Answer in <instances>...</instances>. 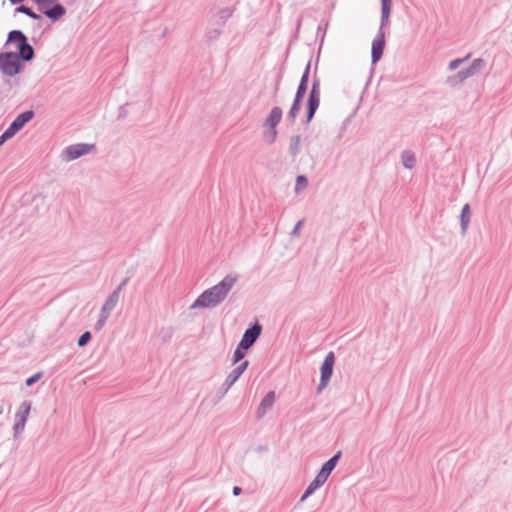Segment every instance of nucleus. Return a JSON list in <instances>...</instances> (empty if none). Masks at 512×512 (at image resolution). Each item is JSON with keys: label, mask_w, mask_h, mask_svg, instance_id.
Returning <instances> with one entry per match:
<instances>
[{"label": "nucleus", "mask_w": 512, "mask_h": 512, "mask_svg": "<svg viewBox=\"0 0 512 512\" xmlns=\"http://www.w3.org/2000/svg\"><path fill=\"white\" fill-rule=\"evenodd\" d=\"M307 73L303 75L302 79H301V82H300V85L297 89V93H296V97L295 98H298V99H302L305 92H306V89H307Z\"/></svg>", "instance_id": "aec40b11"}, {"label": "nucleus", "mask_w": 512, "mask_h": 512, "mask_svg": "<svg viewBox=\"0 0 512 512\" xmlns=\"http://www.w3.org/2000/svg\"><path fill=\"white\" fill-rule=\"evenodd\" d=\"M44 14L52 20H57L65 14V9L63 6L56 4L52 8L44 10Z\"/></svg>", "instance_id": "2eb2a0df"}, {"label": "nucleus", "mask_w": 512, "mask_h": 512, "mask_svg": "<svg viewBox=\"0 0 512 512\" xmlns=\"http://www.w3.org/2000/svg\"><path fill=\"white\" fill-rule=\"evenodd\" d=\"M248 364V361H244L230 373L228 378L230 379L231 383L235 382L240 377V375L248 367Z\"/></svg>", "instance_id": "a211bd4d"}, {"label": "nucleus", "mask_w": 512, "mask_h": 512, "mask_svg": "<svg viewBox=\"0 0 512 512\" xmlns=\"http://www.w3.org/2000/svg\"><path fill=\"white\" fill-rule=\"evenodd\" d=\"M16 38V40H20L21 47L19 49V59H23L25 61H29L34 56V50L31 45L27 43V38L25 35L18 30H14V33L12 34L11 39Z\"/></svg>", "instance_id": "20e7f679"}, {"label": "nucleus", "mask_w": 512, "mask_h": 512, "mask_svg": "<svg viewBox=\"0 0 512 512\" xmlns=\"http://www.w3.org/2000/svg\"><path fill=\"white\" fill-rule=\"evenodd\" d=\"M335 357L333 352H329L321 366V380L319 384V389H322L327 386L329 379L331 378L333 372Z\"/></svg>", "instance_id": "39448f33"}, {"label": "nucleus", "mask_w": 512, "mask_h": 512, "mask_svg": "<svg viewBox=\"0 0 512 512\" xmlns=\"http://www.w3.org/2000/svg\"><path fill=\"white\" fill-rule=\"evenodd\" d=\"M90 339H91V334H90V332H85L84 334H82V335L80 336V338H79V340H78V345H79L80 347L85 346V345L89 342V340H90Z\"/></svg>", "instance_id": "cd10ccee"}, {"label": "nucleus", "mask_w": 512, "mask_h": 512, "mask_svg": "<svg viewBox=\"0 0 512 512\" xmlns=\"http://www.w3.org/2000/svg\"><path fill=\"white\" fill-rule=\"evenodd\" d=\"M33 117L32 111H26L17 116L6 130V136H14Z\"/></svg>", "instance_id": "423d86ee"}, {"label": "nucleus", "mask_w": 512, "mask_h": 512, "mask_svg": "<svg viewBox=\"0 0 512 512\" xmlns=\"http://www.w3.org/2000/svg\"><path fill=\"white\" fill-rule=\"evenodd\" d=\"M243 350V348H240V345L237 347L233 355V363H237L244 358L245 353Z\"/></svg>", "instance_id": "bb28decb"}, {"label": "nucleus", "mask_w": 512, "mask_h": 512, "mask_svg": "<svg viewBox=\"0 0 512 512\" xmlns=\"http://www.w3.org/2000/svg\"><path fill=\"white\" fill-rule=\"evenodd\" d=\"M275 401V393L272 391V392H269L262 400L260 406H259V411L261 413H265L266 409H268L269 407L272 406V404L274 403Z\"/></svg>", "instance_id": "f3484780"}, {"label": "nucleus", "mask_w": 512, "mask_h": 512, "mask_svg": "<svg viewBox=\"0 0 512 512\" xmlns=\"http://www.w3.org/2000/svg\"><path fill=\"white\" fill-rule=\"evenodd\" d=\"M0 70L8 76L16 75L20 70L19 56L13 52L1 53Z\"/></svg>", "instance_id": "f03ea898"}, {"label": "nucleus", "mask_w": 512, "mask_h": 512, "mask_svg": "<svg viewBox=\"0 0 512 512\" xmlns=\"http://www.w3.org/2000/svg\"><path fill=\"white\" fill-rule=\"evenodd\" d=\"M402 160H403V165L409 169H411L416 162L415 156L411 153H404L402 156Z\"/></svg>", "instance_id": "4be33fe9"}, {"label": "nucleus", "mask_w": 512, "mask_h": 512, "mask_svg": "<svg viewBox=\"0 0 512 512\" xmlns=\"http://www.w3.org/2000/svg\"><path fill=\"white\" fill-rule=\"evenodd\" d=\"M14 33V31H11L8 35V40H7V44L8 45H14L15 48L19 51L20 47H21V44H20V40H16V38L14 39H11L12 37V34Z\"/></svg>", "instance_id": "c85d7f7f"}, {"label": "nucleus", "mask_w": 512, "mask_h": 512, "mask_svg": "<svg viewBox=\"0 0 512 512\" xmlns=\"http://www.w3.org/2000/svg\"><path fill=\"white\" fill-rule=\"evenodd\" d=\"M392 0H381V25L384 26L389 22Z\"/></svg>", "instance_id": "4468645a"}, {"label": "nucleus", "mask_w": 512, "mask_h": 512, "mask_svg": "<svg viewBox=\"0 0 512 512\" xmlns=\"http://www.w3.org/2000/svg\"><path fill=\"white\" fill-rule=\"evenodd\" d=\"M17 11L21 12V13H24V14L28 15L29 17L33 18V19H39V15L34 13L29 7L20 6V7L17 8Z\"/></svg>", "instance_id": "393cba45"}, {"label": "nucleus", "mask_w": 512, "mask_h": 512, "mask_svg": "<svg viewBox=\"0 0 512 512\" xmlns=\"http://www.w3.org/2000/svg\"><path fill=\"white\" fill-rule=\"evenodd\" d=\"M328 477H329L328 474H326L324 471L320 470V472L317 474L315 479L318 480L321 485H323L326 482V480L328 479Z\"/></svg>", "instance_id": "7c9ffc66"}, {"label": "nucleus", "mask_w": 512, "mask_h": 512, "mask_svg": "<svg viewBox=\"0 0 512 512\" xmlns=\"http://www.w3.org/2000/svg\"><path fill=\"white\" fill-rule=\"evenodd\" d=\"M236 276H226L221 282L204 291L196 300L194 306L212 307L225 299L235 282Z\"/></svg>", "instance_id": "f257e3e1"}, {"label": "nucleus", "mask_w": 512, "mask_h": 512, "mask_svg": "<svg viewBox=\"0 0 512 512\" xmlns=\"http://www.w3.org/2000/svg\"><path fill=\"white\" fill-rule=\"evenodd\" d=\"M482 63L483 62L480 59L473 61V63L471 64V66L469 68H467L464 71L459 72L458 75L451 77L450 80L452 82L456 83V82H461V81L467 79L468 77L474 75L480 69V67L482 66Z\"/></svg>", "instance_id": "f8f14e48"}, {"label": "nucleus", "mask_w": 512, "mask_h": 512, "mask_svg": "<svg viewBox=\"0 0 512 512\" xmlns=\"http://www.w3.org/2000/svg\"><path fill=\"white\" fill-rule=\"evenodd\" d=\"M469 58V56H467L465 59H456V60H453L450 62L449 64V69L450 70H455L456 68H458V66L464 62L465 60H467Z\"/></svg>", "instance_id": "2f4dec72"}, {"label": "nucleus", "mask_w": 512, "mask_h": 512, "mask_svg": "<svg viewBox=\"0 0 512 512\" xmlns=\"http://www.w3.org/2000/svg\"><path fill=\"white\" fill-rule=\"evenodd\" d=\"M320 486H322L318 480L314 479L308 488L306 489L305 493L301 497V500H305L308 496H310L316 489H318Z\"/></svg>", "instance_id": "412c9836"}, {"label": "nucleus", "mask_w": 512, "mask_h": 512, "mask_svg": "<svg viewBox=\"0 0 512 512\" xmlns=\"http://www.w3.org/2000/svg\"><path fill=\"white\" fill-rule=\"evenodd\" d=\"M319 103H320L319 91H318V88L316 87V85H313L312 90L309 95V100H308V113H307L308 121H310L313 118L314 113L316 112V110L319 107Z\"/></svg>", "instance_id": "9b49d317"}, {"label": "nucleus", "mask_w": 512, "mask_h": 512, "mask_svg": "<svg viewBox=\"0 0 512 512\" xmlns=\"http://www.w3.org/2000/svg\"><path fill=\"white\" fill-rule=\"evenodd\" d=\"M300 101L301 99L295 98L294 103L289 111V116L291 119H295L299 110H300Z\"/></svg>", "instance_id": "b1692460"}, {"label": "nucleus", "mask_w": 512, "mask_h": 512, "mask_svg": "<svg viewBox=\"0 0 512 512\" xmlns=\"http://www.w3.org/2000/svg\"><path fill=\"white\" fill-rule=\"evenodd\" d=\"M94 148V145L76 144L67 148L65 151L68 160L76 159L82 155L89 153Z\"/></svg>", "instance_id": "9d476101"}, {"label": "nucleus", "mask_w": 512, "mask_h": 512, "mask_svg": "<svg viewBox=\"0 0 512 512\" xmlns=\"http://www.w3.org/2000/svg\"><path fill=\"white\" fill-rule=\"evenodd\" d=\"M31 405L29 402H23L16 413V421L14 425V430L16 433L22 431L25 427L28 415L30 413Z\"/></svg>", "instance_id": "1a4fd4ad"}, {"label": "nucleus", "mask_w": 512, "mask_h": 512, "mask_svg": "<svg viewBox=\"0 0 512 512\" xmlns=\"http://www.w3.org/2000/svg\"><path fill=\"white\" fill-rule=\"evenodd\" d=\"M307 184H308V181H307L306 177L301 176V175L298 176L296 179V185H295L296 192H300V191L304 190L307 187Z\"/></svg>", "instance_id": "5701e85b"}, {"label": "nucleus", "mask_w": 512, "mask_h": 512, "mask_svg": "<svg viewBox=\"0 0 512 512\" xmlns=\"http://www.w3.org/2000/svg\"><path fill=\"white\" fill-rule=\"evenodd\" d=\"M119 292L115 291L104 303L101 311V317L97 323V328L101 329L109 315V313L114 309L118 302Z\"/></svg>", "instance_id": "0eeeda50"}, {"label": "nucleus", "mask_w": 512, "mask_h": 512, "mask_svg": "<svg viewBox=\"0 0 512 512\" xmlns=\"http://www.w3.org/2000/svg\"><path fill=\"white\" fill-rule=\"evenodd\" d=\"M240 493H241V488H240V487H238V486H235V487L233 488V494L237 496V495H239Z\"/></svg>", "instance_id": "72a5a7b5"}, {"label": "nucleus", "mask_w": 512, "mask_h": 512, "mask_svg": "<svg viewBox=\"0 0 512 512\" xmlns=\"http://www.w3.org/2000/svg\"><path fill=\"white\" fill-rule=\"evenodd\" d=\"M261 326L256 324L252 328L245 331L242 340L240 341V348H243L244 350L249 349L254 342L257 340V338L260 336L261 333Z\"/></svg>", "instance_id": "6e6552de"}, {"label": "nucleus", "mask_w": 512, "mask_h": 512, "mask_svg": "<svg viewBox=\"0 0 512 512\" xmlns=\"http://www.w3.org/2000/svg\"><path fill=\"white\" fill-rule=\"evenodd\" d=\"M384 45H385V41H384V35L381 34L379 36V38L375 39L372 43V61L375 63L377 62L382 54H383V50H384Z\"/></svg>", "instance_id": "ddd939ff"}, {"label": "nucleus", "mask_w": 512, "mask_h": 512, "mask_svg": "<svg viewBox=\"0 0 512 512\" xmlns=\"http://www.w3.org/2000/svg\"><path fill=\"white\" fill-rule=\"evenodd\" d=\"M340 457V453L336 454L334 457H332L330 460H328L321 468L322 471H324L326 474L330 475L332 470L334 469L338 459Z\"/></svg>", "instance_id": "6ab92c4d"}, {"label": "nucleus", "mask_w": 512, "mask_h": 512, "mask_svg": "<svg viewBox=\"0 0 512 512\" xmlns=\"http://www.w3.org/2000/svg\"><path fill=\"white\" fill-rule=\"evenodd\" d=\"M35 2L44 11L54 4L56 0H35Z\"/></svg>", "instance_id": "a878e982"}, {"label": "nucleus", "mask_w": 512, "mask_h": 512, "mask_svg": "<svg viewBox=\"0 0 512 512\" xmlns=\"http://www.w3.org/2000/svg\"><path fill=\"white\" fill-rule=\"evenodd\" d=\"M470 217H471L470 206H469V204H465L463 206L462 212H461V225H462L463 231H466L468 224L470 222Z\"/></svg>", "instance_id": "dca6fc26"}, {"label": "nucleus", "mask_w": 512, "mask_h": 512, "mask_svg": "<svg viewBox=\"0 0 512 512\" xmlns=\"http://www.w3.org/2000/svg\"><path fill=\"white\" fill-rule=\"evenodd\" d=\"M282 119V110L280 107H274L265 120V126L269 128L268 140L270 143L274 142L277 137V125Z\"/></svg>", "instance_id": "7ed1b4c3"}, {"label": "nucleus", "mask_w": 512, "mask_h": 512, "mask_svg": "<svg viewBox=\"0 0 512 512\" xmlns=\"http://www.w3.org/2000/svg\"><path fill=\"white\" fill-rule=\"evenodd\" d=\"M13 136H6V131L0 136V145H2L6 140L12 138Z\"/></svg>", "instance_id": "473e14b6"}, {"label": "nucleus", "mask_w": 512, "mask_h": 512, "mask_svg": "<svg viewBox=\"0 0 512 512\" xmlns=\"http://www.w3.org/2000/svg\"><path fill=\"white\" fill-rule=\"evenodd\" d=\"M42 377V373H36L26 380L27 386H32L35 382H37Z\"/></svg>", "instance_id": "c756f323"}]
</instances>
